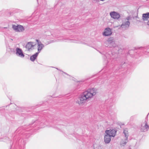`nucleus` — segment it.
Returning <instances> with one entry per match:
<instances>
[{"label": "nucleus", "mask_w": 149, "mask_h": 149, "mask_svg": "<svg viewBox=\"0 0 149 149\" xmlns=\"http://www.w3.org/2000/svg\"><path fill=\"white\" fill-rule=\"evenodd\" d=\"M97 89L93 88L85 91L81 95L79 98V100H78L77 102L79 105H80L85 102L86 101H88L90 98L95 95Z\"/></svg>", "instance_id": "1"}, {"label": "nucleus", "mask_w": 149, "mask_h": 149, "mask_svg": "<svg viewBox=\"0 0 149 149\" xmlns=\"http://www.w3.org/2000/svg\"><path fill=\"white\" fill-rule=\"evenodd\" d=\"M148 114L145 118V120L144 122L142 123L140 127V130L142 132H145L148 131L149 129V125L147 123L148 121Z\"/></svg>", "instance_id": "2"}, {"label": "nucleus", "mask_w": 149, "mask_h": 149, "mask_svg": "<svg viewBox=\"0 0 149 149\" xmlns=\"http://www.w3.org/2000/svg\"><path fill=\"white\" fill-rule=\"evenodd\" d=\"M13 29L16 32H22L24 30V28L23 26L20 25H18L17 26L12 25Z\"/></svg>", "instance_id": "3"}, {"label": "nucleus", "mask_w": 149, "mask_h": 149, "mask_svg": "<svg viewBox=\"0 0 149 149\" xmlns=\"http://www.w3.org/2000/svg\"><path fill=\"white\" fill-rule=\"evenodd\" d=\"M16 55L19 57L23 58L24 56V55L23 53V52L21 49L18 47H17L16 49Z\"/></svg>", "instance_id": "4"}, {"label": "nucleus", "mask_w": 149, "mask_h": 149, "mask_svg": "<svg viewBox=\"0 0 149 149\" xmlns=\"http://www.w3.org/2000/svg\"><path fill=\"white\" fill-rule=\"evenodd\" d=\"M110 15L112 18L115 19H118L120 17V14L115 11L110 12Z\"/></svg>", "instance_id": "5"}, {"label": "nucleus", "mask_w": 149, "mask_h": 149, "mask_svg": "<svg viewBox=\"0 0 149 149\" xmlns=\"http://www.w3.org/2000/svg\"><path fill=\"white\" fill-rule=\"evenodd\" d=\"M116 131L114 129L106 130L105 133L109 135L110 136L114 137L116 134Z\"/></svg>", "instance_id": "6"}, {"label": "nucleus", "mask_w": 149, "mask_h": 149, "mask_svg": "<svg viewBox=\"0 0 149 149\" xmlns=\"http://www.w3.org/2000/svg\"><path fill=\"white\" fill-rule=\"evenodd\" d=\"M36 40L38 43V54L40 52L42 49L44 47V45L42 44V43L39 41L38 40L36 39Z\"/></svg>", "instance_id": "7"}, {"label": "nucleus", "mask_w": 149, "mask_h": 149, "mask_svg": "<svg viewBox=\"0 0 149 149\" xmlns=\"http://www.w3.org/2000/svg\"><path fill=\"white\" fill-rule=\"evenodd\" d=\"M112 33V32L110 28H107L105 29L103 35L105 36H108L111 35Z\"/></svg>", "instance_id": "8"}, {"label": "nucleus", "mask_w": 149, "mask_h": 149, "mask_svg": "<svg viewBox=\"0 0 149 149\" xmlns=\"http://www.w3.org/2000/svg\"><path fill=\"white\" fill-rule=\"evenodd\" d=\"M35 44L33 42H28L26 46V48L28 50H29L31 48L34 47Z\"/></svg>", "instance_id": "9"}, {"label": "nucleus", "mask_w": 149, "mask_h": 149, "mask_svg": "<svg viewBox=\"0 0 149 149\" xmlns=\"http://www.w3.org/2000/svg\"><path fill=\"white\" fill-rule=\"evenodd\" d=\"M111 136L108 134H106L104 137V141L106 143H109L111 141Z\"/></svg>", "instance_id": "10"}, {"label": "nucleus", "mask_w": 149, "mask_h": 149, "mask_svg": "<svg viewBox=\"0 0 149 149\" xmlns=\"http://www.w3.org/2000/svg\"><path fill=\"white\" fill-rule=\"evenodd\" d=\"M130 24V22L128 21V19L127 21H126L125 22H123V23L121 25V27L122 28H124L125 29H126L129 26Z\"/></svg>", "instance_id": "11"}, {"label": "nucleus", "mask_w": 149, "mask_h": 149, "mask_svg": "<svg viewBox=\"0 0 149 149\" xmlns=\"http://www.w3.org/2000/svg\"><path fill=\"white\" fill-rule=\"evenodd\" d=\"M142 19L143 21H147L149 19V13L143 14L142 15Z\"/></svg>", "instance_id": "12"}, {"label": "nucleus", "mask_w": 149, "mask_h": 149, "mask_svg": "<svg viewBox=\"0 0 149 149\" xmlns=\"http://www.w3.org/2000/svg\"><path fill=\"white\" fill-rule=\"evenodd\" d=\"M38 53L36 52L32 56L30 57V60L32 61H34L36 58H37L38 55Z\"/></svg>", "instance_id": "13"}, {"label": "nucleus", "mask_w": 149, "mask_h": 149, "mask_svg": "<svg viewBox=\"0 0 149 149\" xmlns=\"http://www.w3.org/2000/svg\"><path fill=\"white\" fill-rule=\"evenodd\" d=\"M123 134L125 137V140H127V137L128 136V133L127 129H125L124 130Z\"/></svg>", "instance_id": "14"}, {"label": "nucleus", "mask_w": 149, "mask_h": 149, "mask_svg": "<svg viewBox=\"0 0 149 149\" xmlns=\"http://www.w3.org/2000/svg\"><path fill=\"white\" fill-rule=\"evenodd\" d=\"M131 140H133V142L135 143V147L136 148L138 147L139 145V142H138L136 139H131Z\"/></svg>", "instance_id": "15"}, {"label": "nucleus", "mask_w": 149, "mask_h": 149, "mask_svg": "<svg viewBox=\"0 0 149 149\" xmlns=\"http://www.w3.org/2000/svg\"><path fill=\"white\" fill-rule=\"evenodd\" d=\"M109 43H110L111 44H114L113 45V47H116V45L115 44V43L114 42H113V41H111V42H110Z\"/></svg>", "instance_id": "16"}, {"label": "nucleus", "mask_w": 149, "mask_h": 149, "mask_svg": "<svg viewBox=\"0 0 149 149\" xmlns=\"http://www.w3.org/2000/svg\"><path fill=\"white\" fill-rule=\"evenodd\" d=\"M104 55L106 56V58H109V57L108 56V54L106 53V54H104Z\"/></svg>", "instance_id": "17"}, {"label": "nucleus", "mask_w": 149, "mask_h": 149, "mask_svg": "<svg viewBox=\"0 0 149 149\" xmlns=\"http://www.w3.org/2000/svg\"><path fill=\"white\" fill-rule=\"evenodd\" d=\"M143 48H144L143 47H137V48H136V49H142Z\"/></svg>", "instance_id": "18"}, {"label": "nucleus", "mask_w": 149, "mask_h": 149, "mask_svg": "<svg viewBox=\"0 0 149 149\" xmlns=\"http://www.w3.org/2000/svg\"><path fill=\"white\" fill-rule=\"evenodd\" d=\"M147 24L149 26V20L147 22Z\"/></svg>", "instance_id": "19"}, {"label": "nucleus", "mask_w": 149, "mask_h": 149, "mask_svg": "<svg viewBox=\"0 0 149 149\" xmlns=\"http://www.w3.org/2000/svg\"><path fill=\"white\" fill-rule=\"evenodd\" d=\"M126 143H127V142H124V145H125V144H126Z\"/></svg>", "instance_id": "20"}, {"label": "nucleus", "mask_w": 149, "mask_h": 149, "mask_svg": "<svg viewBox=\"0 0 149 149\" xmlns=\"http://www.w3.org/2000/svg\"><path fill=\"white\" fill-rule=\"evenodd\" d=\"M63 72L65 74H67V75H68V74H67V73H65V72Z\"/></svg>", "instance_id": "21"}, {"label": "nucleus", "mask_w": 149, "mask_h": 149, "mask_svg": "<svg viewBox=\"0 0 149 149\" xmlns=\"http://www.w3.org/2000/svg\"><path fill=\"white\" fill-rule=\"evenodd\" d=\"M108 41L109 42H110V39H108Z\"/></svg>", "instance_id": "22"}, {"label": "nucleus", "mask_w": 149, "mask_h": 149, "mask_svg": "<svg viewBox=\"0 0 149 149\" xmlns=\"http://www.w3.org/2000/svg\"><path fill=\"white\" fill-rule=\"evenodd\" d=\"M65 40V38H63V39L62 40Z\"/></svg>", "instance_id": "23"}, {"label": "nucleus", "mask_w": 149, "mask_h": 149, "mask_svg": "<svg viewBox=\"0 0 149 149\" xmlns=\"http://www.w3.org/2000/svg\"><path fill=\"white\" fill-rule=\"evenodd\" d=\"M100 1H104V0H100Z\"/></svg>", "instance_id": "24"}, {"label": "nucleus", "mask_w": 149, "mask_h": 149, "mask_svg": "<svg viewBox=\"0 0 149 149\" xmlns=\"http://www.w3.org/2000/svg\"><path fill=\"white\" fill-rule=\"evenodd\" d=\"M56 69L57 70H59L58 69V68H56Z\"/></svg>", "instance_id": "25"}, {"label": "nucleus", "mask_w": 149, "mask_h": 149, "mask_svg": "<svg viewBox=\"0 0 149 149\" xmlns=\"http://www.w3.org/2000/svg\"><path fill=\"white\" fill-rule=\"evenodd\" d=\"M134 49H136V48H134Z\"/></svg>", "instance_id": "26"}, {"label": "nucleus", "mask_w": 149, "mask_h": 149, "mask_svg": "<svg viewBox=\"0 0 149 149\" xmlns=\"http://www.w3.org/2000/svg\"><path fill=\"white\" fill-rule=\"evenodd\" d=\"M133 50V49H131V50Z\"/></svg>", "instance_id": "27"}]
</instances>
